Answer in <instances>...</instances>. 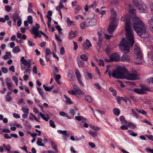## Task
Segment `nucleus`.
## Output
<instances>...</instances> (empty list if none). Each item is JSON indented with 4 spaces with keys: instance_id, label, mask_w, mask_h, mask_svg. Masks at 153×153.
Listing matches in <instances>:
<instances>
[{
    "instance_id": "nucleus-1",
    "label": "nucleus",
    "mask_w": 153,
    "mask_h": 153,
    "mask_svg": "<svg viewBox=\"0 0 153 153\" xmlns=\"http://www.w3.org/2000/svg\"><path fill=\"white\" fill-rule=\"evenodd\" d=\"M131 16L128 14H126L121 17V21H125V29L126 33L127 40H126L123 37L120 42L119 47L120 51L124 52L121 57V60L123 62H129L130 58L127 55L130 51V47H132L134 44L135 41L133 34V31L131 27Z\"/></svg>"
},
{
    "instance_id": "nucleus-2",
    "label": "nucleus",
    "mask_w": 153,
    "mask_h": 153,
    "mask_svg": "<svg viewBox=\"0 0 153 153\" xmlns=\"http://www.w3.org/2000/svg\"><path fill=\"white\" fill-rule=\"evenodd\" d=\"M130 9L129 13L133 15L132 19L133 21V26L135 31L137 33L138 36L142 38H147L149 36L146 34V28L144 23L141 21L136 15V10L133 8V6L129 5Z\"/></svg>"
},
{
    "instance_id": "nucleus-3",
    "label": "nucleus",
    "mask_w": 153,
    "mask_h": 153,
    "mask_svg": "<svg viewBox=\"0 0 153 153\" xmlns=\"http://www.w3.org/2000/svg\"><path fill=\"white\" fill-rule=\"evenodd\" d=\"M127 69L125 67H120L113 70L112 75L111 71H109L108 76L110 78L112 76L113 77L117 79H124L126 78L125 72H127Z\"/></svg>"
},
{
    "instance_id": "nucleus-4",
    "label": "nucleus",
    "mask_w": 153,
    "mask_h": 153,
    "mask_svg": "<svg viewBox=\"0 0 153 153\" xmlns=\"http://www.w3.org/2000/svg\"><path fill=\"white\" fill-rule=\"evenodd\" d=\"M117 26V25L116 21V17H113L112 19V21L107 29V31L108 33L110 34L112 33L116 28Z\"/></svg>"
},
{
    "instance_id": "nucleus-5",
    "label": "nucleus",
    "mask_w": 153,
    "mask_h": 153,
    "mask_svg": "<svg viewBox=\"0 0 153 153\" xmlns=\"http://www.w3.org/2000/svg\"><path fill=\"white\" fill-rule=\"evenodd\" d=\"M137 8L141 13H147L148 12V6L143 2L141 3Z\"/></svg>"
},
{
    "instance_id": "nucleus-6",
    "label": "nucleus",
    "mask_w": 153,
    "mask_h": 153,
    "mask_svg": "<svg viewBox=\"0 0 153 153\" xmlns=\"http://www.w3.org/2000/svg\"><path fill=\"white\" fill-rule=\"evenodd\" d=\"M126 79L131 80L139 79L137 73H129L128 74L127 77L126 76Z\"/></svg>"
},
{
    "instance_id": "nucleus-7",
    "label": "nucleus",
    "mask_w": 153,
    "mask_h": 153,
    "mask_svg": "<svg viewBox=\"0 0 153 153\" xmlns=\"http://www.w3.org/2000/svg\"><path fill=\"white\" fill-rule=\"evenodd\" d=\"M110 57L112 62L119 61L120 59V57L117 53H113L110 56Z\"/></svg>"
},
{
    "instance_id": "nucleus-8",
    "label": "nucleus",
    "mask_w": 153,
    "mask_h": 153,
    "mask_svg": "<svg viewBox=\"0 0 153 153\" xmlns=\"http://www.w3.org/2000/svg\"><path fill=\"white\" fill-rule=\"evenodd\" d=\"M21 63L24 64L25 66L27 65V66L31 67V60L29 59L27 61L26 59H25L24 56H22L20 59Z\"/></svg>"
},
{
    "instance_id": "nucleus-9",
    "label": "nucleus",
    "mask_w": 153,
    "mask_h": 153,
    "mask_svg": "<svg viewBox=\"0 0 153 153\" xmlns=\"http://www.w3.org/2000/svg\"><path fill=\"white\" fill-rule=\"evenodd\" d=\"M134 50L136 51H137L136 54L137 55V61H140L143 58L142 53L141 52L139 48L138 47L135 48Z\"/></svg>"
},
{
    "instance_id": "nucleus-10",
    "label": "nucleus",
    "mask_w": 153,
    "mask_h": 153,
    "mask_svg": "<svg viewBox=\"0 0 153 153\" xmlns=\"http://www.w3.org/2000/svg\"><path fill=\"white\" fill-rule=\"evenodd\" d=\"M77 31H73L71 30L69 34L68 38L69 39H72L74 38L77 35Z\"/></svg>"
},
{
    "instance_id": "nucleus-11",
    "label": "nucleus",
    "mask_w": 153,
    "mask_h": 153,
    "mask_svg": "<svg viewBox=\"0 0 153 153\" xmlns=\"http://www.w3.org/2000/svg\"><path fill=\"white\" fill-rule=\"evenodd\" d=\"M37 89L38 92L39 94L41 95V97L43 100H44L45 99V94L44 93V92L42 89L39 87H37Z\"/></svg>"
},
{
    "instance_id": "nucleus-12",
    "label": "nucleus",
    "mask_w": 153,
    "mask_h": 153,
    "mask_svg": "<svg viewBox=\"0 0 153 153\" xmlns=\"http://www.w3.org/2000/svg\"><path fill=\"white\" fill-rule=\"evenodd\" d=\"M11 93L9 91L7 93L6 95L5 96V100L7 102H10L12 100V98L10 96L11 95Z\"/></svg>"
},
{
    "instance_id": "nucleus-13",
    "label": "nucleus",
    "mask_w": 153,
    "mask_h": 153,
    "mask_svg": "<svg viewBox=\"0 0 153 153\" xmlns=\"http://www.w3.org/2000/svg\"><path fill=\"white\" fill-rule=\"evenodd\" d=\"M68 76L69 78L70 81L72 80L75 77L74 74L71 70H70L69 71Z\"/></svg>"
},
{
    "instance_id": "nucleus-14",
    "label": "nucleus",
    "mask_w": 153,
    "mask_h": 153,
    "mask_svg": "<svg viewBox=\"0 0 153 153\" xmlns=\"http://www.w3.org/2000/svg\"><path fill=\"white\" fill-rule=\"evenodd\" d=\"M134 91L135 93L139 94H145L146 93V92L143 91L142 89L139 88H134Z\"/></svg>"
},
{
    "instance_id": "nucleus-15",
    "label": "nucleus",
    "mask_w": 153,
    "mask_h": 153,
    "mask_svg": "<svg viewBox=\"0 0 153 153\" xmlns=\"http://www.w3.org/2000/svg\"><path fill=\"white\" fill-rule=\"evenodd\" d=\"M11 57L12 56L10 53L7 51L6 52V55L3 56V58L4 60H7L8 59H11Z\"/></svg>"
},
{
    "instance_id": "nucleus-16",
    "label": "nucleus",
    "mask_w": 153,
    "mask_h": 153,
    "mask_svg": "<svg viewBox=\"0 0 153 153\" xmlns=\"http://www.w3.org/2000/svg\"><path fill=\"white\" fill-rule=\"evenodd\" d=\"M77 62L79 67L82 68L84 67L85 62L84 61L81 60H77Z\"/></svg>"
},
{
    "instance_id": "nucleus-17",
    "label": "nucleus",
    "mask_w": 153,
    "mask_h": 153,
    "mask_svg": "<svg viewBox=\"0 0 153 153\" xmlns=\"http://www.w3.org/2000/svg\"><path fill=\"white\" fill-rule=\"evenodd\" d=\"M113 112L115 115L118 116L120 113V111L119 109L117 108H115L113 109Z\"/></svg>"
},
{
    "instance_id": "nucleus-18",
    "label": "nucleus",
    "mask_w": 153,
    "mask_h": 153,
    "mask_svg": "<svg viewBox=\"0 0 153 153\" xmlns=\"http://www.w3.org/2000/svg\"><path fill=\"white\" fill-rule=\"evenodd\" d=\"M132 1L135 6L136 7H137L141 3H143L141 0H132Z\"/></svg>"
},
{
    "instance_id": "nucleus-19",
    "label": "nucleus",
    "mask_w": 153,
    "mask_h": 153,
    "mask_svg": "<svg viewBox=\"0 0 153 153\" xmlns=\"http://www.w3.org/2000/svg\"><path fill=\"white\" fill-rule=\"evenodd\" d=\"M42 140L41 138H38L37 141V145L40 146H42L43 147L45 146V145L42 143Z\"/></svg>"
},
{
    "instance_id": "nucleus-20",
    "label": "nucleus",
    "mask_w": 153,
    "mask_h": 153,
    "mask_svg": "<svg viewBox=\"0 0 153 153\" xmlns=\"http://www.w3.org/2000/svg\"><path fill=\"white\" fill-rule=\"evenodd\" d=\"M81 60L83 61H87L88 60V57L85 54H82L80 56Z\"/></svg>"
},
{
    "instance_id": "nucleus-21",
    "label": "nucleus",
    "mask_w": 153,
    "mask_h": 153,
    "mask_svg": "<svg viewBox=\"0 0 153 153\" xmlns=\"http://www.w3.org/2000/svg\"><path fill=\"white\" fill-rule=\"evenodd\" d=\"M93 20H89L88 21H87V26L91 27L94 26L95 25V22H94Z\"/></svg>"
},
{
    "instance_id": "nucleus-22",
    "label": "nucleus",
    "mask_w": 153,
    "mask_h": 153,
    "mask_svg": "<svg viewBox=\"0 0 153 153\" xmlns=\"http://www.w3.org/2000/svg\"><path fill=\"white\" fill-rule=\"evenodd\" d=\"M51 146L53 148V149L55 150L56 152V153H57L58 152L57 146L56 143L52 141L51 143Z\"/></svg>"
},
{
    "instance_id": "nucleus-23",
    "label": "nucleus",
    "mask_w": 153,
    "mask_h": 153,
    "mask_svg": "<svg viewBox=\"0 0 153 153\" xmlns=\"http://www.w3.org/2000/svg\"><path fill=\"white\" fill-rule=\"evenodd\" d=\"M89 133L91 136L94 138L96 137L97 135V132L91 130H89Z\"/></svg>"
},
{
    "instance_id": "nucleus-24",
    "label": "nucleus",
    "mask_w": 153,
    "mask_h": 153,
    "mask_svg": "<svg viewBox=\"0 0 153 153\" xmlns=\"http://www.w3.org/2000/svg\"><path fill=\"white\" fill-rule=\"evenodd\" d=\"M120 121L122 124H127V121L125 119L124 117L123 116H121L120 117Z\"/></svg>"
},
{
    "instance_id": "nucleus-25",
    "label": "nucleus",
    "mask_w": 153,
    "mask_h": 153,
    "mask_svg": "<svg viewBox=\"0 0 153 153\" xmlns=\"http://www.w3.org/2000/svg\"><path fill=\"white\" fill-rule=\"evenodd\" d=\"M64 97L66 99L65 102L67 104H71L72 103V101H71V99L67 97L65 95H64Z\"/></svg>"
},
{
    "instance_id": "nucleus-26",
    "label": "nucleus",
    "mask_w": 153,
    "mask_h": 153,
    "mask_svg": "<svg viewBox=\"0 0 153 153\" xmlns=\"http://www.w3.org/2000/svg\"><path fill=\"white\" fill-rule=\"evenodd\" d=\"M80 26L81 29H84L85 27H88L87 22H82L80 24Z\"/></svg>"
},
{
    "instance_id": "nucleus-27",
    "label": "nucleus",
    "mask_w": 153,
    "mask_h": 153,
    "mask_svg": "<svg viewBox=\"0 0 153 153\" xmlns=\"http://www.w3.org/2000/svg\"><path fill=\"white\" fill-rule=\"evenodd\" d=\"M85 75L86 79H87L88 78V79H92V74L88 72H87L85 74Z\"/></svg>"
},
{
    "instance_id": "nucleus-28",
    "label": "nucleus",
    "mask_w": 153,
    "mask_h": 153,
    "mask_svg": "<svg viewBox=\"0 0 153 153\" xmlns=\"http://www.w3.org/2000/svg\"><path fill=\"white\" fill-rule=\"evenodd\" d=\"M126 124L128 125L129 127H131L133 129H134L136 127V126L134 124L130 122H127Z\"/></svg>"
},
{
    "instance_id": "nucleus-29",
    "label": "nucleus",
    "mask_w": 153,
    "mask_h": 153,
    "mask_svg": "<svg viewBox=\"0 0 153 153\" xmlns=\"http://www.w3.org/2000/svg\"><path fill=\"white\" fill-rule=\"evenodd\" d=\"M5 81L6 84L7 85V86H10V85H12L11 84L12 83V81L10 79L7 78H6L5 79Z\"/></svg>"
},
{
    "instance_id": "nucleus-30",
    "label": "nucleus",
    "mask_w": 153,
    "mask_h": 153,
    "mask_svg": "<svg viewBox=\"0 0 153 153\" xmlns=\"http://www.w3.org/2000/svg\"><path fill=\"white\" fill-rule=\"evenodd\" d=\"M20 51L19 47L18 46L15 47L13 49L12 51L14 53H17L19 52Z\"/></svg>"
},
{
    "instance_id": "nucleus-31",
    "label": "nucleus",
    "mask_w": 153,
    "mask_h": 153,
    "mask_svg": "<svg viewBox=\"0 0 153 153\" xmlns=\"http://www.w3.org/2000/svg\"><path fill=\"white\" fill-rule=\"evenodd\" d=\"M33 32H32V33L34 34V35L37 36L39 37H41V35L39 34V33L38 32V31L37 30H33Z\"/></svg>"
},
{
    "instance_id": "nucleus-32",
    "label": "nucleus",
    "mask_w": 153,
    "mask_h": 153,
    "mask_svg": "<svg viewBox=\"0 0 153 153\" xmlns=\"http://www.w3.org/2000/svg\"><path fill=\"white\" fill-rule=\"evenodd\" d=\"M40 25L37 23L36 24V27L33 26V28L31 29L32 32H33V30H37V31H38V29L40 28Z\"/></svg>"
},
{
    "instance_id": "nucleus-33",
    "label": "nucleus",
    "mask_w": 153,
    "mask_h": 153,
    "mask_svg": "<svg viewBox=\"0 0 153 153\" xmlns=\"http://www.w3.org/2000/svg\"><path fill=\"white\" fill-rule=\"evenodd\" d=\"M100 31H98L97 32V34L98 36L99 37L98 38L99 39V41L101 40V39H102V30L101 28L99 29Z\"/></svg>"
},
{
    "instance_id": "nucleus-34",
    "label": "nucleus",
    "mask_w": 153,
    "mask_h": 153,
    "mask_svg": "<svg viewBox=\"0 0 153 153\" xmlns=\"http://www.w3.org/2000/svg\"><path fill=\"white\" fill-rule=\"evenodd\" d=\"M85 99L86 101L89 103H91L92 101V99L89 95H87L85 97Z\"/></svg>"
},
{
    "instance_id": "nucleus-35",
    "label": "nucleus",
    "mask_w": 153,
    "mask_h": 153,
    "mask_svg": "<svg viewBox=\"0 0 153 153\" xmlns=\"http://www.w3.org/2000/svg\"><path fill=\"white\" fill-rule=\"evenodd\" d=\"M2 145L6 150L7 151H10V149H11V147L9 145H8L7 146L4 143Z\"/></svg>"
},
{
    "instance_id": "nucleus-36",
    "label": "nucleus",
    "mask_w": 153,
    "mask_h": 153,
    "mask_svg": "<svg viewBox=\"0 0 153 153\" xmlns=\"http://www.w3.org/2000/svg\"><path fill=\"white\" fill-rule=\"evenodd\" d=\"M39 114L42 118L44 120H45L46 121H48L49 120V118L45 117V115L42 114L41 112H40L39 113Z\"/></svg>"
},
{
    "instance_id": "nucleus-37",
    "label": "nucleus",
    "mask_w": 153,
    "mask_h": 153,
    "mask_svg": "<svg viewBox=\"0 0 153 153\" xmlns=\"http://www.w3.org/2000/svg\"><path fill=\"white\" fill-rule=\"evenodd\" d=\"M27 21L29 23L31 24L33 23V17L31 16H28L27 18Z\"/></svg>"
},
{
    "instance_id": "nucleus-38",
    "label": "nucleus",
    "mask_w": 153,
    "mask_h": 153,
    "mask_svg": "<svg viewBox=\"0 0 153 153\" xmlns=\"http://www.w3.org/2000/svg\"><path fill=\"white\" fill-rule=\"evenodd\" d=\"M11 17L13 19L19 18V17L18 16V13H17L16 11L15 13L12 14V15H11Z\"/></svg>"
},
{
    "instance_id": "nucleus-39",
    "label": "nucleus",
    "mask_w": 153,
    "mask_h": 153,
    "mask_svg": "<svg viewBox=\"0 0 153 153\" xmlns=\"http://www.w3.org/2000/svg\"><path fill=\"white\" fill-rule=\"evenodd\" d=\"M31 69V67L27 66V69H25L24 72V74L28 73L29 74H30V70Z\"/></svg>"
},
{
    "instance_id": "nucleus-40",
    "label": "nucleus",
    "mask_w": 153,
    "mask_h": 153,
    "mask_svg": "<svg viewBox=\"0 0 153 153\" xmlns=\"http://www.w3.org/2000/svg\"><path fill=\"white\" fill-rule=\"evenodd\" d=\"M23 111L25 114H28L29 113V108H24L22 107V109Z\"/></svg>"
},
{
    "instance_id": "nucleus-41",
    "label": "nucleus",
    "mask_w": 153,
    "mask_h": 153,
    "mask_svg": "<svg viewBox=\"0 0 153 153\" xmlns=\"http://www.w3.org/2000/svg\"><path fill=\"white\" fill-rule=\"evenodd\" d=\"M50 126L53 128H55L56 127V125H55L54 122L51 120L49 121Z\"/></svg>"
},
{
    "instance_id": "nucleus-42",
    "label": "nucleus",
    "mask_w": 153,
    "mask_h": 153,
    "mask_svg": "<svg viewBox=\"0 0 153 153\" xmlns=\"http://www.w3.org/2000/svg\"><path fill=\"white\" fill-rule=\"evenodd\" d=\"M12 79L15 82L16 85H17L18 82V80L17 77L14 76H12Z\"/></svg>"
},
{
    "instance_id": "nucleus-43",
    "label": "nucleus",
    "mask_w": 153,
    "mask_h": 153,
    "mask_svg": "<svg viewBox=\"0 0 153 153\" xmlns=\"http://www.w3.org/2000/svg\"><path fill=\"white\" fill-rule=\"evenodd\" d=\"M131 111L132 113L133 114L134 116L135 117L137 118H139V115L138 114H137L134 111V110L132 109H131Z\"/></svg>"
},
{
    "instance_id": "nucleus-44",
    "label": "nucleus",
    "mask_w": 153,
    "mask_h": 153,
    "mask_svg": "<svg viewBox=\"0 0 153 153\" xmlns=\"http://www.w3.org/2000/svg\"><path fill=\"white\" fill-rule=\"evenodd\" d=\"M33 71L35 74H37V68L36 65H34L33 67Z\"/></svg>"
},
{
    "instance_id": "nucleus-45",
    "label": "nucleus",
    "mask_w": 153,
    "mask_h": 153,
    "mask_svg": "<svg viewBox=\"0 0 153 153\" xmlns=\"http://www.w3.org/2000/svg\"><path fill=\"white\" fill-rule=\"evenodd\" d=\"M104 61L102 59H100L99 60V62L98 63V65L100 66H104Z\"/></svg>"
},
{
    "instance_id": "nucleus-46",
    "label": "nucleus",
    "mask_w": 153,
    "mask_h": 153,
    "mask_svg": "<svg viewBox=\"0 0 153 153\" xmlns=\"http://www.w3.org/2000/svg\"><path fill=\"white\" fill-rule=\"evenodd\" d=\"M45 53L47 55H50L51 54L50 49L49 48H47L45 52Z\"/></svg>"
},
{
    "instance_id": "nucleus-47",
    "label": "nucleus",
    "mask_w": 153,
    "mask_h": 153,
    "mask_svg": "<svg viewBox=\"0 0 153 153\" xmlns=\"http://www.w3.org/2000/svg\"><path fill=\"white\" fill-rule=\"evenodd\" d=\"M57 132L60 134H62L63 135L65 134H67V131L66 130H58L57 131Z\"/></svg>"
},
{
    "instance_id": "nucleus-48",
    "label": "nucleus",
    "mask_w": 153,
    "mask_h": 153,
    "mask_svg": "<svg viewBox=\"0 0 153 153\" xmlns=\"http://www.w3.org/2000/svg\"><path fill=\"white\" fill-rule=\"evenodd\" d=\"M68 93L71 95H76V92L73 90H71L68 91Z\"/></svg>"
},
{
    "instance_id": "nucleus-49",
    "label": "nucleus",
    "mask_w": 153,
    "mask_h": 153,
    "mask_svg": "<svg viewBox=\"0 0 153 153\" xmlns=\"http://www.w3.org/2000/svg\"><path fill=\"white\" fill-rule=\"evenodd\" d=\"M75 75L77 77L81 76L80 73L77 69H75Z\"/></svg>"
},
{
    "instance_id": "nucleus-50",
    "label": "nucleus",
    "mask_w": 153,
    "mask_h": 153,
    "mask_svg": "<svg viewBox=\"0 0 153 153\" xmlns=\"http://www.w3.org/2000/svg\"><path fill=\"white\" fill-rule=\"evenodd\" d=\"M86 45L88 46L89 48L92 46L91 44L88 39H87L86 40V42L85 43Z\"/></svg>"
},
{
    "instance_id": "nucleus-51",
    "label": "nucleus",
    "mask_w": 153,
    "mask_h": 153,
    "mask_svg": "<svg viewBox=\"0 0 153 153\" xmlns=\"http://www.w3.org/2000/svg\"><path fill=\"white\" fill-rule=\"evenodd\" d=\"M96 7V1H94L93 4L90 5L89 6V8H95Z\"/></svg>"
},
{
    "instance_id": "nucleus-52",
    "label": "nucleus",
    "mask_w": 153,
    "mask_h": 153,
    "mask_svg": "<svg viewBox=\"0 0 153 153\" xmlns=\"http://www.w3.org/2000/svg\"><path fill=\"white\" fill-rule=\"evenodd\" d=\"M82 47H83V48L84 50H88L89 48L86 45V43H83L82 45Z\"/></svg>"
},
{
    "instance_id": "nucleus-53",
    "label": "nucleus",
    "mask_w": 153,
    "mask_h": 153,
    "mask_svg": "<svg viewBox=\"0 0 153 153\" xmlns=\"http://www.w3.org/2000/svg\"><path fill=\"white\" fill-rule=\"evenodd\" d=\"M74 48L73 49L74 51L76 50L78 48V45L76 42L73 41Z\"/></svg>"
},
{
    "instance_id": "nucleus-54",
    "label": "nucleus",
    "mask_w": 153,
    "mask_h": 153,
    "mask_svg": "<svg viewBox=\"0 0 153 153\" xmlns=\"http://www.w3.org/2000/svg\"><path fill=\"white\" fill-rule=\"evenodd\" d=\"M81 76H79L78 77H77V79H78V80L79 83L82 85L83 86H84V85L81 79Z\"/></svg>"
},
{
    "instance_id": "nucleus-55",
    "label": "nucleus",
    "mask_w": 153,
    "mask_h": 153,
    "mask_svg": "<svg viewBox=\"0 0 153 153\" xmlns=\"http://www.w3.org/2000/svg\"><path fill=\"white\" fill-rule=\"evenodd\" d=\"M1 70L2 72L4 74L7 73L8 71L7 69L5 67H2L1 68Z\"/></svg>"
},
{
    "instance_id": "nucleus-56",
    "label": "nucleus",
    "mask_w": 153,
    "mask_h": 153,
    "mask_svg": "<svg viewBox=\"0 0 153 153\" xmlns=\"http://www.w3.org/2000/svg\"><path fill=\"white\" fill-rule=\"evenodd\" d=\"M118 0H113V1L111 3V4L113 5H117L118 4Z\"/></svg>"
},
{
    "instance_id": "nucleus-57",
    "label": "nucleus",
    "mask_w": 153,
    "mask_h": 153,
    "mask_svg": "<svg viewBox=\"0 0 153 153\" xmlns=\"http://www.w3.org/2000/svg\"><path fill=\"white\" fill-rule=\"evenodd\" d=\"M147 81L149 84H153V77L148 79Z\"/></svg>"
},
{
    "instance_id": "nucleus-58",
    "label": "nucleus",
    "mask_w": 153,
    "mask_h": 153,
    "mask_svg": "<svg viewBox=\"0 0 153 153\" xmlns=\"http://www.w3.org/2000/svg\"><path fill=\"white\" fill-rule=\"evenodd\" d=\"M27 44L30 47L34 46L35 45V44L34 43H33L31 42L30 41L28 40L27 41Z\"/></svg>"
},
{
    "instance_id": "nucleus-59",
    "label": "nucleus",
    "mask_w": 153,
    "mask_h": 153,
    "mask_svg": "<svg viewBox=\"0 0 153 153\" xmlns=\"http://www.w3.org/2000/svg\"><path fill=\"white\" fill-rule=\"evenodd\" d=\"M4 137L5 139H11L12 138V137L8 136V134H3Z\"/></svg>"
},
{
    "instance_id": "nucleus-60",
    "label": "nucleus",
    "mask_w": 153,
    "mask_h": 153,
    "mask_svg": "<svg viewBox=\"0 0 153 153\" xmlns=\"http://www.w3.org/2000/svg\"><path fill=\"white\" fill-rule=\"evenodd\" d=\"M43 87L44 88V89L47 91H51L49 87H47L46 85L45 84H44L43 85Z\"/></svg>"
},
{
    "instance_id": "nucleus-61",
    "label": "nucleus",
    "mask_w": 153,
    "mask_h": 153,
    "mask_svg": "<svg viewBox=\"0 0 153 153\" xmlns=\"http://www.w3.org/2000/svg\"><path fill=\"white\" fill-rule=\"evenodd\" d=\"M11 9V7L9 5H6L5 6V10L7 12H9Z\"/></svg>"
},
{
    "instance_id": "nucleus-62",
    "label": "nucleus",
    "mask_w": 153,
    "mask_h": 153,
    "mask_svg": "<svg viewBox=\"0 0 153 153\" xmlns=\"http://www.w3.org/2000/svg\"><path fill=\"white\" fill-rule=\"evenodd\" d=\"M81 7L79 5L77 6L75 8V12L76 13H77L79 10L81 9Z\"/></svg>"
},
{
    "instance_id": "nucleus-63",
    "label": "nucleus",
    "mask_w": 153,
    "mask_h": 153,
    "mask_svg": "<svg viewBox=\"0 0 153 153\" xmlns=\"http://www.w3.org/2000/svg\"><path fill=\"white\" fill-rule=\"evenodd\" d=\"M65 50L64 48L63 47H62L61 48L60 51V53L61 55H63L65 53Z\"/></svg>"
},
{
    "instance_id": "nucleus-64",
    "label": "nucleus",
    "mask_w": 153,
    "mask_h": 153,
    "mask_svg": "<svg viewBox=\"0 0 153 153\" xmlns=\"http://www.w3.org/2000/svg\"><path fill=\"white\" fill-rule=\"evenodd\" d=\"M120 128L123 130H126L128 129V127L126 125H123L120 126Z\"/></svg>"
}]
</instances>
